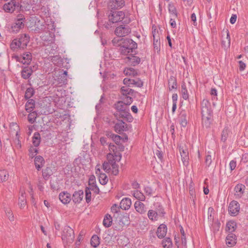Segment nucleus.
<instances>
[{
	"mask_svg": "<svg viewBox=\"0 0 248 248\" xmlns=\"http://www.w3.org/2000/svg\"><path fill=\"white\" fill-rule=\"evenodd\" d=\"M122 158L121 154L114 155L111 153L107 155V161H105L102 165L103 170L107 173L111 172L113 175H117L119 173V166L116 163L120 161Z\"/></svg>",
	"mask_w": 248,
	"mask_h": 248,
	"instance_id": "obj_1",
	"label": "nucleus"
},
{
	"mask_svg": "<svg viewBox=\"0 0 248 248\" xmlns=\"http://www.w3.org/2000/svg\"><path fill=\"white\" fill-rule=\"evenodd\" d=\"M30 36L28 34H20L18 39H15L11 42V49L14 51L17 48H25L30 41Z\"/></svg>",
	"mask_w": 248,
	"mask_h": 248,
	"instance_id": "obj_2",
	"label": "nucleus"
},
{
	"mask_svg": "<svg viewBox=\"0 0 248 248\" xmlns=\"http://www.w3.org/2000/svg\"><path fill=\"white\" fill-rule=\"evenodd\" d=\"M26 16L23 14H17L11 25V31L13 33H17L23 29L26 23Z\"/></svg>",
	"mask_w": 248,
	"mask_h": 248,
	"instance_id": "obj_3",
	"label": "nucleus"
},
{
	"mask_svg": "<svg viewBox=\"0 0 248 248\" xmlns=\"http://www.w3.org/2000/svg\"><path fill=\"white\" fill-rule=\"evenodd\" d=\"M22 8L21 5L18 0H11L10 1L4 4L3 9L5 12L12 13L15 11H19Z\"/></svg>",
	"mask_w": 248,
	"mask_h": 248,
	"instance_id": "obj_4",
	"label": "nucleus"
},
{
	"mask_svg": "<svg viewBox=\"0 0 248 248\" xmlns=\"http://www.w3.org/2000/svg\"><path fill=\"white\" fill-rule=\"evenodd\" d=\"M75 238L73 230L69 226H65L62 235V239L67 244L72 243Z\"/></svg>",
	"mask_w": 248,
	"mask_h": 248,
	"instance_id": "obj_5",
	"label": "nucleus"
},
{
	"mask_svg": "<svg viewBox=\"0 0 248 248\" xmlns=\"http://www.w3.org/2000/svg\"><path fill=\"white\" fill-rule=\"evenodd\" d=\"M165 214L163 207L161 205L158 206V208L155 210H149L147 213V216L150 220L152 221H156L158 219V217H163Z\"/></svg>",
	"mask_w": 248,
	"mask_h": 248,
	"instance_id": "obj_6",
	"label": "nucleus"
},
{
	"mask_svg": "<svg viewBox=\"0 0 248 248\" xmlns=\"http://www.w3.org/2000/svg\"><path fill=\"white\" fill-rule=\"evenodd\" d=\"M125 14L122 11L111 12L108 15L109 22L115 23L123 21L124 18Z\"/></svg>",
	"mask_w": 248,
	"mask_h": 248,
	"instance_id": "obj_7",
	"label": "nucleus"
},
{
	"mask_svg": "<svg viewBox=\"0 0 248 248\" xmlns=\"http://www.w3.org/2000/svg\"><path fill=\"white\" fill-rule=\"evenodd\" d=\"M131 32V28L127 25H123L117 27L114 31L118 37H122L128 35Z\"/></svg>",
	"mask_w": 248,
	"mask_h": 248,
	"instance_id": "obj_8",
	"label": "nucleus"
},
{
	"mask_svg": "<svg viewBox=\"0 0 248 248\" xmlns=\"http://www.w3.org/2000/svg\"><path fill=\"white\" fill-rule=\"evenodd\" d=\"M16 61L20 62L24 64H29L32 60V56L30 52H27L23 54L22 56H16L15 57Z\"/></svg>",
	"mask_w": 248,
	"mask_h": 248,
	"instance_id": "obj_9",
	"label": "nucleus"
},
{
	"mask_svg": "<svg viewBox=\"0 0 248 248\" xmlns=\"http://www.w3.org/2000/svg\"><path fill=\"white\" fill-rule=\"evenodd\" d=\"M179 151L184 165L187 166L189 160L188 149L186 147L180 146Z\"/></svg>",
	"mask_w": 248,
	"mask_h": 248,
	"instance_id": "obj_10",
	"label": "nucleus"
},
{
	"mask_svg": "<svg viewBox=\"0 0 248 248\" xmlns=\"http://www.w3.org/2000/svg\"><path fill=\"white\" fill-rule=\"evenodd\" d=\"M240 210V206L239 203L235 201H232L229 206V213L233 216L237 215Z\"/></svg>",
	"mask_w": 248,
	"mask_h": 248,
	"instance_id": "obj_11",
	"label": "nucleus"
},
{
	"mask_svg": "<svg viewBox=\"0 0 248 248\" xmlns=\"http://www.w3.org/2000/svg\"><path fill=\"white\" fill-rule=\"evenodd\" d=\"M59 76L55 80L58 82V85L61 86L62 85L66 84L67 83V72L63 70H60L59 72Z\"/></svg>",
	"mask_w": 248,
	"mask_h": 248,
	"instance_id": "obj_12",
	"label": "nucleus"
},
{
	"mask_svg": "<svg viewBox=\"0 0 248 248\" xmlns=\"http://www.w3.org/2000/svg\"><path fill=\"white\" fill-rule=\"evenodd\" d=\"M125 4L124 0H110L108 3V7L112 10L118 9L122 8Z\"/></svg>",
	"mask_w": 248,
	"mask_h": 248,
	"instance_id": "obj_13",
	"label": "nucleus"
},
{
	"mask_svg": "<svg viewBox=\"0 0 248 248\" xmlns=\"http://www.w3.org/2000/svg\"><path fill=\"white\" fill-rule=\"evenodd\" d=\"M202 113H212V107L209 101L204 99L201 103Z\"/></svg>",
	"mask_w": 248,
	"mask_h": 248,
	"instance_id": "obj_14",
	"label": "nucleus"
},
{
	"mask_svg": "<svg viewBox=\"0 0 248 248\" xmlns=\"http://www.w3.org/2000/svg\"><path fill=\"white\" fill-rule=\"evenodd\" d=\"M202 125L206 128L210 126L212 121V113H202Z\"/></svg>",
	"mask_w": 248,
	"mask_h": 248,
	"instance_id": "obj_15",
	"label": "nucleus"
},
{
	"mask_svg": "<svg viewBox=\"0 0 248 248\" xmlns=\"http://www.w3.org/2000/svg\"><path fill=\"white\" fill-rule=\"evenodd\" d=\"M46 24L45 22L40 21L38 18L37 23H36L34 29L31 30L34 31L35 33H40L42 31H46Z\"/></svg>",
	"mask_w": 248,
	"mask_h": 248,
	"instance_id": "obj_16",
	"label": "nucleus"
},
{
	"mask_svg": "<svg viewBox=\"0 0 248 248\" xmlns=\"http://www.w3.org/2000/svg\"><path fill=\"white\" fill-rule=\"evenodd\" d=\"M167 232V227L166 225L162 224L157 228L156 231V235L159 238H163L166 235Z\"/></svg>",
	"mask_w": 248,
	"mask_h": 248,
	"instance_id": "obj_17",
	"label": "nucleus"
},
{
	"mask_svg": "<svg viewBox=\"0 0 248 248\" xmlns=\"http://www.w3.org/2000/svg\"><path fill=\"white\" fill-rule=\"evenodd\" d=\"M86 189H90V190L93 191L96 194H99V189L96 185L95 180L94 177H91L89 180V187H87Z\"/></svg>",
	"mask_w": 248,
	"mask_h": 248,
	"instance_id": "obj_18",
	"label": "nucleus"
},
{
	"mask_svg": "<svg viewBox=\"0 0 248 248\" xmlns=\"http://www.w3.org/2000/svg\"><path fill=\"white\" fill-rule=\"evenodd\" d=\"M126 128L127 124L123 121H119V122L116 123L114 125L115 132L119 134H121L123 131H125Z\"/></svg>",
	"mask_w": 248,
	"mask_h": 248,
	"instance_id": "obj_19",
	"label": "nucleus"
},
{
	"mask_svg": "<svg viewBox=\"0 0 248 248\" xmlns=\"http://www.w3.org/2000/svg\"><path fill=\"white\" fill-rule=\"evenodd\" d=\"M134 207L136 211L140 214H144L146 212L145 205L140 201H136L134 203Z\"/></svg>",
	"mask_w": 248,
	"mask_h": 248,
	"instance_id": "obj_20",
	"label": "nucleus"
},
{
	"mask_svg": "<svg viewBox=\"0 0 248 248\" xmlns=\"http://www.w3.org/2000/svg\"><path fill=\"white\" fill-rule=\"evenodd\" d=\"M59 197L60 200L63 204H67L71 200V195L67 192L60 193Z\"/></svg>",
	"mask_w": 248,
	"mask_h": 248,
	"instance_id": "obj_21",
	"label": "nucleus"
},
{
	"mask_svg": "<svg viewBox=\"0 0 248 248\" xmlns=\"http://www.w3.org/2000/svg\"><path fill=\"white\" fill-rule=\"evenodd\" d=\"M236 236L232 233H229L226 238V243L229 247H232L236 244Z\"/></svg>",
	"mask_w": 248,
	"mask_h": 248,
	"instance_id": "obj_22",
	"label": "nucleus"
},
{
	"mask_svg": "<svg viewBox=\"0 0 248 248\" xmlns=\"http://www.w3.org/2000/svg\"><path fill=\"white\" fill-rule=\"evenodd\" d=\"M83 191L82 190H78L75 191L73 195V201L75 203H80L83 198Z\"/></svg>",
	"mask_w": 248,
	"mask_h": 248,
	"instance_id": "obj_23",
	"label": "nucleus"
},
{
	"mask_svg": "<svg viewBox=\"0 0 248 248\" xmlns=\"http://www.w3.org/2000/svg\"><path fill=\"white\" fill-rule=\"evenodd\" d=\"M124 46L127 47L128 48H130V50L133 52V50L136 48L137 47V43L130 39H126L124 40Z\"/></svg>",
	"mask_w": 248,
	"mask_h": 248,
	"instance_id": "obj_24",
	"label": "nucleus"
},
{
	"mask_svg": "<svg viewBox=\"0 0 248 248\" xmlns=\"http://www.w3.org/2000/svg\"><path fill=\"white\" fill-rule=\"evenodd\" d=\"M131 200L128 198H124L120 202V207L124 210H128L131 205Z\"/></svg>",
	"mask_w": 248,
	"mask_h": 248,
	"instance_id": "obj_25",
	"label": "nucleus"
},
{
	"mask_svg": "<svg viewBox=\"0 0 248 248\" xmlns=\"http://www.w3.org/2000/svg\"><path fill=\"white\" fill-rule=\"evenodd\" d=\"M245 189V186L241 184L237 185L234 187L235 196L240 198L242 196Z\"/></svg>",
	"mask_w": 248,
	"mask_h": 248,
	"instance_id": "obj_26",
	"label": "nucleus"
},
{
	"mask_svg": "<svg viewBox=\"0 0 248 248\" xmlns=\"http://www.w3.org/2000/svg\"><path fill=\"white\" fill-rule=\"evenodd\" d=\"M45 160L43 157L38 155L35 157L34 159V164L36 169L39 170L44 166Z\"/></svg>",
	"mask_w": 248,
	"mask_h": 248,
	"instance_id": "obj_27",
	"label": "nucleus"
},
{
	"mask_svg": "<svg viewBox=\"0 0 248 248\" xmlns=\"http://www.w3.org/2000/svg\"><path fill=\"white\" fill-rule=\"evenodd\" d=\"M33 71L30 67H24L21 71V76L24 79H28L31 75Z\"/></svg>",
	"mask_w": 248,
	"mask_h": 248,
	"instance_id": "obj_28",
	"label": "nucleus"
},
{
	"mask_svg": "<svg viewBox=\"0 0 248 248\" xmlns=\"http://www.w3.org/2000/svg\"><path fill=\"white\" fill-rule=\"evenodd\" d=\"M114 107L119 112H122L125 110H129V107L125 105L124 103H123L122 101H118L114 104Z\"/></svg>",
	"mask_w": 248,
	"mask_h": 248,
	"instance_id": "obj_29",
	"label": "nucleus"
},
{
	"mask_svg": "<svg viewBox=\"0 0 248 248\" xmlns=\"http://www.w3.org/2000/svg\"><path fill=\"white\" fill-rule=\"evenodd\" d=\"M119 113V115L120 117L124 118L125 120L128 122L130 123L132 122L133 118L130 113L129 110H126L122 112H120Z\"/></svg>",
	"mask_w": 248,
	"mask_h": 248,
	"instance_id": "obj_30",
	"label": "nucleus"
},
{
	"mask_svg": "<svg viewBox=\"0 0 248 248\" xmlns=\"http://www.w3.org/2000/svg\"><path fill=\"white\" fill-rule=\"evenodd\" d=\"M236 223L233 221H229L226 224V231L229 233H232L236 229Z\"/></svg>",
	"mask_w": 248,
	"mask_h": 248,
	"instance_id": "obj_31",
	"label": "nucleus"
},
{
	"mask_svg": "<svg viewBox=\"0 0 248 248\" xmlns=\"http://www.w3.org/2000/svg\"><path fill=\"white\" fill-rule=\"evenodd\" d=\"M126 59L133 66L138 64L140 62V59L139 57L133 55H129L128 56L126 57Z\"/></svg>",
	"mask_w": 248,
	"mask_h": 248,
	"instance_id": "obj_32",
	"label": "nucleus"
},
{
	"mask_svg": "<svg viewBox=\"0 0 248 248\" xmlns=\"http://www.w3.org/2000/svg\"><path fill=\"white\" fill-rule=\"evenodd\" d=\"M179 120L181 125L185 127L187 123L186 113L185 111H181L179 115Z\"/></svg>",
	"mask_w": 248,
	"mask_h": 248,
	"instance_id": "obj_33",
	"label": "nucleus"
},
{
	"mask_svg": "<svg viewBox=\"0 0 248 248\" xmlns=\"http://www.w3.org/2000/svg\"><path fill=\"white\" fill-rule=\"evenodd\" d=\"M38 18L36 16H30L29 18V21L27 22V27L30 29L33 27L34 28L36 23H37Z\"/></svg>",
	"mask_w": 248,
	"mask_h": 248,
	"instance_id": "obj_34",
	"label": "nucleus"
},
{
	"mask_svg": "<svg viewBox=\"0 0 248 248\" xmlns=\"http://www.w3.org/2000/svg\"><path fill=\"white\" fill-rule=\"evenodd\" d=\"M121 92L124 96H126L128 95H133L134 90L128 87L124 86L121 88Z\"/></svg>",
	"mask_w": 248,
	"mask_h": 248,
	"instance_id": "obj_35",
	"label": "nucleus"
},
{
	"mask_svg": "<svg viewBox=\"0 0 248 248\" xmlns=\"http://www.w3.org/2000/svg\"><path fill=\"white\" fill-rule=\"evenodd\" d=\"M181 93L183 98L187 100L189 98V94L186 88V84L185 82H183L181 85Z\"/></svg>",
	"mask_w": 248,
	"mask_h": 248,
	"instance_id": "obj_36",
	"label": "nucleus"
},
{
	"mask_svg": "<svg viewBox=\"0 0 248 248\" xmlns=\"http://www.w3.org/2000/svg\"><path fill=\"white\" fill-rule=\"evenodd\" d=\"M170 90L176 89L177 86L176 79L173 76H170L168 81Z\"/></svg>",
	"mask_w": 248,
	"mask_h": 248,
	"instance_id": "obj_37",
	"label": "nucleus"
},
{
	"mask_svg": "<svg viewBox=\"0 0 248 248\" xmlns=\"http://www.w3.org/2000/svg\"><path fill=\"white\" fill-rule=\"evenodd\" d=\"M40 134L36 132H35L33 134V136L32 137V144L36 147L38 146L40 143Z\"/></svg>",
	"mask_w": 248,
	"mask_h": 248,
	"instance_id": "obj_38",
	"label": "nucleus"
},
{
	"mask_svg": "<svg viewBox=\"0 0 248 248\" xmlns=\"http://www.w3.org/2000/svg\"><path fill=\"white\" fill-rule=\"evenodd\" d=\"M133 196L137 200L140 201H144L145 200V197L143 194L139 190H135L133 193Z\"/></svg>",
	"mask_w": 248,
	"mask_h": 248,
	"instance_id": "obj_39",
	"label": "nucleus"
},
{
	"mask_svg": "<svg viewBox=\"0 0 248 248\" xmlns=\"http://www.w3.org/2000/svg\"><path fill=\"white\" fill-rule=\"evenodd\" d=\"M168 9L169 13L172 15L173 17H177L178 13L175 7L172 3H170L168 5Z\"/></svg>",
	"mask_w": 248,
	"mask_h": 248,
	"instance_id": "obj_40",
	"label": "nucleus"
},
{
	"mask_svg": "<svg viewBox=\"0 0 248 248\" xmlns=\"http://www.w3.org/2000/svg\"><path fill=\"white\" fill-rule=\"evenodd\" d=\"M91 244L94 248H97L100 244V238L97 235H93L91 239Z\"/></svg>",
	"mask_w": 248,
	"mask_h": 248,
	"instance_id": "obj_41",
	"label": "nucleus"
},
{
	"mask_svg": "<svg viewBox=\"0 0 248 248\" xmlns=\"http://www.w3.org/2000/svg\"><path fill=\"white\" fill-rule=\"evenodd\" d=\"M112 219L111 216L109 214H107L103 220V225L106 227H109L111 226Z\"/></svg>",
	"mask_w": 248,
	"mask_h": 248,
	"instance_id": "obj_42",
	"label": "nucleus"
},
{
	"mask_svg": "<svg viewBox=\"0 0 248 248\" xmlns=\"http://www.w3.org/2000/svg\"><path fill=\"white\" fill-rule=\"evenodd\" d=\"M26 109L28 112L31 111L33 108L35 107V101L33 99H30L26 103Z\"/></svg>",
	"mask_w": 248,
	"mask_h": 248,
	"instance_id": "obj_43",
	"label": "nucleus"
},
{
	"mask_svg": "<svg viewBox=\"0 0 248 248\" xmlns=\"http://www.w3.org/2000/svg\"><path fill=\"white\" fill-rule=\"evenodd\" d=\"M9 174L5 170H0V182H5L8 179Z\"/></svg>",
	"mask_w": 248,
	"mask_h": 248,
	"instance_id": "obj_44",
	"label": "nucleus"
},
{
	"mask_svg": "<svg viewBox=\"0 0 248 248\" xmlns=\"http://www.w3.org/2000/svg\"><path fill=\"white\" fill-rule=\"evenodd\" d=\"M99 175V181L102 185H106L108 182V178L106 174L101 173Z\"/></svg>",
	"mask_w": 248,
	"mask_h": 248,
	"instance_id": "obj_45",
	"label": "nucleus"
},
{
	"mask_svg": "<svg viewBox=\"0 0 248 248\" xmlns=\"http://www.w3.org/2000/svg\"><path fill=\"white\" fill-rule=\"evenodd\" d=\"M162 246L164 248H170L172 246V241L170 238H165L162 242Z\"/></svg>",
	"mask_w": 248,
	"mask_h": 248,
	"instance_id": "obj_46",
	"label": "nucleus"
},
{
	"mask_svg": "<svg viewBox=\"0 0 248 248\" xmlns=\"http://www.w3.org/2000/svg\"><path fill=\"white\" fill-rule=\"evenodd\" d=\"M37 117V114L35 111H33L29 113L28 116V120L29 122L33 124L35 122L36 117Z\"/></svg>",
	"mask_w": 248,
	"mask_h": 248,
	"instance_id": "obj_47",
	"label": "nucleus"
},
{
	"mask_svg": "<svg viewBox=\"0 0 248 248\" xmlns=\"http://www.w3.org/2000/svg\"><path fill=\"white\" fill-rule=\"evenodd\" d=\"M227 32L226 41L224 40L222 41V45L224 47H229L230 46V37L228 30L227 31Z\"/></svg>",
	"mask_w": 248,
	"mask_h": 248,
	"instance_id": "obj_48",
	"label": "nucleus"
},
{
	"mask_svg": "<svg viewBox=\"0 0 248 248\" xmlns=\"http://www.w3.org/2000/svg\"><path fill=\"white\" fill-rule=\"evenodd\" d=\"M29 155L30 157H34L38 153V150L36 147L31 146L29 150Z\"/></svg>",
	"mask_w": 248,
	"mask_h": 248,
	"instance_id": "obj_49",
	"label": "nucleus"
},
{
	"mask_svg": "<svg viewBox=\"0 0 248 248\" xmlns=\"http://www.w3.org/2000/svg\"><path fill=\"white\" fill-rule=\"evenodd\" d=\"M120 51L121 54L124 55H130L129 53L132 52V51L130 50V48H128L127 47L124 46H122L120 47Z\"/></svg>",
	"mask_w": 248,
	"mask_h": 248,
	"instance_id": "obj_50",
	"label": "nucleus"
},
{
	"mask_svg": "<svg viewBox=\"0 0 248 248\" xmlns=\"http://www.w3.org/2000/svg\"><path fill=\"white\" fill-rule=\"evenodd\" d=\"M229 132V131L228 128H225L222 130L221 138V140L222 141L225 142L226 140L228 137Z\"/></svg>",
	"mask_w": 248,
	"mask_h": 248,
	"instance_id": "obj_51",
	"label": "nucleus"
},
{
	"mask_svg": "<svg viewBox=\"0 0 248 248\" xmlns=\"http://www.w3.org/2000/svg\"><path fill=\"white\" fill-rule=\"evenodd\" d=\"M42 174L45 179L48 178L51 174V170L49 168H46L42 170Z\"/></svg>",
	"mask_w": 248,
	"mask_h": 248,
	"instance_id": "obj_52",
	"label": "nucleus"
},
{
	"mask_svg": "<svg viewBox=\"0 0 248 248\" xmlns=\"http://www.w3.org/2000/svg\"><path fill=\"white\" fill-rule=\"evenodd\" d=\"M34 94V90L32 88H28L25 93V97L26 99H29L31 98Z\"/></svg>",
	"mask_w": 248,
	"mask_h": 248,
	"instance_id": "obj_53",
	"label": "nucleus"
},
{
	"mask_svg": "<svg viewBox=\"0 0 248 248\" xmlns=\"http://www.w3.org/2000/svg\"><path fill=\"white\" fill-rule=\"evenodd\" d=\"M123 101H122L123 103H124L125 105H126L127 106L129 107V106L132 103L133 99L130 96H124Z\"/></svg>",
	"mask_w": 248,
	"mask_h": 248,
	"instance_id": "obj_54",
	"label": "nucleus"
},
{
	"mask_svg": "<svg viewBox=\"0 0 248 248\" xmlns=\"http://www.w3.org/2000/svg\"><path fill=\"white\" fill-rule=\"evenodd\" d=\"M109 150L110 152L113 153V155H118V154H120V153H118L117 152V147L113 144L110 143L108 146ZM112 154V153H111Z\"/></svg>",
	"mask_w": 248,
	"mask_h": 248,
	"instance_id": "obj_55",
	"label": "nucleus"
},
{
	"mask_svg": "<svg viewBox=\"0 0 248 248\" xmlns=\"http://www.w3.org/2000/svg\"><path fill=\"white\" fill-rule=\"evenodd\" d=\"M85 199L87 203H89L91 201V192L90 189H85Z\"/></svg>",
	"mask_w": 248,
	"mask_h": 248,
	"instance_id": "obj_56",
	"label": "nucleus"
},
{
	"mask_svg": "<svg viewBox=\"0 0 248 248\" xmlns=\"http://www.w3.org/2000/svg\"><path fill=\"white\" fill-rule=\"evenodd\" d=\"M5 213L9 219L11 221H13L14 220V216L11 209H8L6 210Z\"/></svg>",
	"mask_w": 248,
	"mask_h": 248,
	"instance_id": "obj_57",
	"label": "nucleus"
},
{
	"mask_svg": "<svg viewBox=\"0 0 248 248\" xmlns=\"http://www.w3.org/2000/svg\"><path fill=\"white\" fill-rule=\"evenodd\" d=\"M120 222L124 225H127L129 224V217L127 216H123L120 220Z\"/></svg>",
	"mask_w": 248,
	"mask_h": 248,
	"instance_id": "obj_58",
	"label": "nucleus"
},
{
	"mask_svg": "<svg viewBox=\"0 0 248 248\" xmlns=\"http://www.w3.org/2000/svg\"><path fill=\"white\" fill-rule=\"evenodd\" d=\"M159 37H156L155 38H153L154 41V48L158 50L159 49L160 47V41H159Z\"/></svg>",
	"mask_w": 248,
	"mask_h": 248,
	"instance_id": "obj_59",
	"label": "nucleus"
},
{
	"mask_svg": "<svg viewBox=\"0 0 248 248\" xmlns=\"http://www.w3.org/2000/svg\"><path fill=\"white\" fill-rule=\"evenodd\" d=\"M126 75H129L130 76H135L137 74V73L133 68L128 69L127 70H124Z\"/></svg>",
	"mask_w": 248,
	"mask_h": 248,
	"instance_id": "obj_60",
	"label": "nucleus"
},
{
	"mask_svg": "<svg viewBox=\"0 0 248 248\" xmlns=\"http://www.w3.org/2000/svg\"><path fill=\"white\" fill-rule=\"evenodd\" d=\"M111 211L113 213H118L120 211V207L116 204H114L111 207Z\"/></svg>",
	"mask_w": 248,
	"mask_h": 248,
	"instance_id": "obj_61",
	"label": "nucleus"
},
{
	"mask_svg": "<svg viewBox=\"0 0 248 248\" xmlns=\"http://www.w3.org/2000/svg\"><path fill=\"white\" fill-rule=\"evenodd\" d=\"M18 204L20 208H24L26 204V199H24L23 198L19 199Z\"/></svg>",
	"mask_w": 248,
	"mask_h": 248,
	"instance_id": "obj_62",
	"label": "nucleus"
},
{
	"mask_svg": "<svg viewBox=\"0 0 248 248\" xmlns=\"http://www.w3.org/2000/svg\"><path fill=\"white\" fill-rule=\"evenodd\" d=\"M112 138L116 144H118L120 142L121 137L119 135L113 134Z\"/></svg>",
	"mask_w": 248,
	"mask_h": 248,
	"instance_id": "obj_63",
	"label": "nucleus"
},
{
	"mask_svg": "<svg viewBox=\"0 0 248 248\" xmlns=\"http://www.w3.org/2000/svg\"><path fill=\"white\" fill-rule=\"evenodd\" d=\"M239 63V69L240 71H243L246 68V64L240 61L238 62Z\"/></svg>",
	"mask_w": 248,
	"mask_h": 248,
	"instance_id": "obj_64",
	"label": "nucleus"
}]
</instances>
